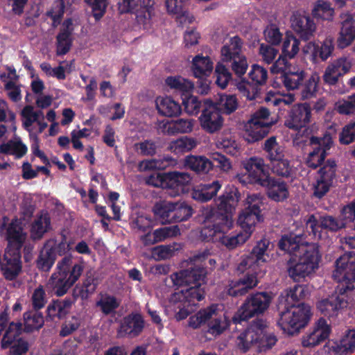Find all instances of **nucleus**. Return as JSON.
Instances as JSON below:
<instances>
[{
  "mask_svg": "<svg viewBox=\"0 0 355 355\" xmlns=\"http://www.w3.org/2000/svg\"><path fill=\"white\" fill-rule=\"evenodd\" d=\"M236 189H232L218 198L217 209L206 207L202 210L205 218L204 227L200 231V238L205 241H215L229 250L243 245L249 239L248 232L242 231L228 234L234 227L233 213L239 200Z\"/></svg>",
  "mask_w": 355,
  "mask_h": 355,
  "instance_id": "1",
  "label": "nucleus"
},
{
  "mask_svg": "<svg viewBox=\"0 0 355 355\" xmlns=\"http://www.w3.org/2000/svg\"><path fill=\"white\" fill-rule=\"evenodd\" d=\"M279 245L282 250L293 254L288 262V272L294 281H300L318 267L320 255L318 245L304 243L301 236L293 234L284 236Z\"/></svg>",
  "mask_w": 355,
  "mask_h": 355,
  "instance_id": "2",
  "label": "nucleus"
},
{
  "mask_svg": "<svg viewBox=\"0 0 355 355\" xmlns=\"http://www.w3.org/2000/svg\"><path fill=\"white\" fill-rule=\"evenodd\" d=\"M267 240H261L252 250V253L243 259L239 264L238 269L242 272L249 270L242 278L231 281L227 288L230 295L237 296L245 294L250 289L255 287L258 284L255 274L259 268L266 261L265 254L268 247Z\"/></svg>",
  "mask_w": 355,
  "mask_h": 355,
  "instance_id": "3",
  "label": "nucleus"
},
{
  "mask_svg": "<svg viewBox=\"0 0 355 355\" xmlns=\"http://www.w3.org/2000/svg\"><path fill=\"white\" fill-rule=\"evenodd\" d=\"M205 274L203 268H198L181 270L173 275L171 278L175 286L187 288L172 295V302L182 300L185 303L195 306L197 302L202 300L205 297V288L202 286L205 284Z\"/></svg>",
  "mask_w": 355,
  "mask_h": 355,
  "instance_id": "4",
  "label": "nucleus"
},
{
  "mask_svg": "<svg viewBox=\"0 0 355 355\" xmlns=\"http://www.w3.org/2000/svg\"><path fill=\"white\" fill-rule=\"evenodd\" d=\"M7 237L9 245L5 251L1 270L6 279L13 280L21 272L19 249L26 239V234L23 232L20 222L17 219L9 224Z\"/></svg>",
  "mask_w": 355,
  "mask_h": 355,
  "instance_id": "5",
  "label": "nucleus"
},
{
  "mask_svg": "<svg viewBox=\"0 0 355 355\" xmlns=\"http://www.w3.org/2000/svg\"><path fill=\"white\" fill-rule=\"evenodd\" d=\"M83 270V263H73V257L67 255L58 261L46 287L56 295L62 296L79 279Z\"/></svg>",
  "mask_w": 355,
  "mask_h": 355,
  "instance_id": "6",
  "label": "nucleus"
},
{
  "mask_svg": "<svg viewBox=\"0 0 355 355\" xmlns=\"http://www.w3.org/2000/svg\"><path fill=\"white\" fill-rule=\"evenodd\" d=\"M155 216L162 223L186 220L193 214L191 207L183 201H160L153 207Z\"/></svg>",
  "mask_w": 355,
  "mask_h": 355,
  "instance_id": "7",
  "label": "nucleus"
},
{
  "mask_svg": "<svg viewBox=\"0 0 355 355\" xmlns=\"http://www.w3.org/2000/svg\"><path fill=\"white\" fill-rule=\"evenodd\" d=\"M310 317L309 306L304 304L290 306V308L280 315L278 324L284 332L293 335L306 325Z\"/></svg>",
  "mask_w": 355,
  "mask_h": 355,
  "instance_id": "8",
  "label": "nucleus"
},
{
  "mask_svg": "<svg viewBox=\"0 0 355 355\" xmlns=\"http://www.w3.org/2000/svg\"><path fill=\"white\" fill-rule=\"evenodd\" d=\"M241 165L245 170V174L237 175V179L241 184H268L270 176L262 158L252 157L243 160Z\"/></svg>",
  "mask_w": 355,
  "mask_h": 355,
  "instance_id": "9",
  "label": "nucleus"
},
{
  "mask_svg": "<svg viewBox=\"0 0 355 355\" xmlns=\"http://www.w3.org/2000/svg\"><path fill=\"white\" fill-rule=\"evenodd\" d=\"M269 111L261 107L253 114L251 119L245 124L243 136L248 143L262 139L268 134L270 123L268 121Z\"/></svg>",
  "mask_w": 355,
  "mask_h": 355,
  "instance_id": "10",
  "label": "nucleus"
},
{
  "mask_svg": "<svg viewBox=\"0 0 355 355\" xmlns=\"http://www.w3.org/2000/svg\"><path fill=\"white\" fill-rule=\"evenodd\" d=\"M271 299L267 293H258L248 297L238 311L239 320H245L262 313L269 306Z\"/></svg>",
  "mask_w": 355,
  "mask_h": 355,
  "instance_id": "11",
  "label": "nucleus"
},
{
  "mask_svg": "<svg viewBox=\"0 0 355 355\" xmlns=\"http://www.w3.org/2000/svg\"><path fill=\"white\" fill-rule=\"evenodd\" d=\"M267 327L263 320L254 321L245 331L240 334L236 340V345L241 351L245 352L252 347L258 349L259 339L263 336V329Z\"/></svg>",
  "mask_w": 355,
  "mask_h": 355,
  "instance_id": "12",
  "label": "nucleus"
},
{
  "mask_svg": "<svg viewBox=\"0 0 355 355\" xmlns=\"http://www.w3.org/2000/svg\"><path fill=\"white\" fill-rule=\"evenodd\" d=\"M310 141L313 150L309 154L306 164L309 167L316 168L324 161L333 141L329 134H325L322 137H312Z\"/></svg>",
  "mask_w": 355,
  "mask_h": 355,
  "instance_id": "13",
  "label": "nucleus"
},
{
  "mask_svg": "<svg viewBox=\"0 0 355 355\" xmlns=\"http://www.w3.org/2000/svg\"><path fill=\"white\" fill-rule=\"evenodd\" d=\"M331 326L322 318H319L313 327L302 338V345L306 348L315 347L326 339L331 334Z\"/></svg>",
  "mask_w": 355,
  "mask_h": 355,
  "instance_id": "14",
  "label": "nucleus"
},
{
  "mask_svg": "<svg viewBox=\"0 0 355 355\" xmlns=\"http://www.w3.org/2000/svg\"><path fill=\"white\" fill-rule=\"evenodd\" d=\"M336 167L334 161L328 160L319 170L313 184V193L316 197L322 198L329 191L335 178Z\"/></svg>",
  "mask_w": 355,
  "mask_h": 355,
  "instance_id": "15",
  "label": "nucleus"
},
{
  "mask_svg": "<svg viewBox=\"0 0 355 355\" xmlns=\"http://www.w3.org/2000/svg\"><path fill=\"white\" fill-rule=\"evenodd\" d=\"M352 65V60L347 57L343 56L333 60L325 68L323 81L329 85H336L340 77L349 72Z\"/></svg>",
  "mask_w": 355,
  "mask_h": 355,
  "instance_id": "16",
  "label": "nucleus"
},
{
  "mask_svg": "<svg viewBox=\"0 0 355 355\" xmlns=\"http://www.w3.org/2000/svg\"><path fill=\"white\" fill-rule=\"evenodd\" d=\"M347 223L343 220L342 214L339 220L330 216H326L320 217L319 220L313 215H311L306 220V227L311 230L312 234L315 239H320L322 237L320 234L321 229L337 231L345 227Z\"/></svg>",
  "mask_w": 355,
  "mask_h": 355,
  "instance_id": "17",
  "label": "nucleus"
},
{
  "mask_svg": "<svg viewBox=\"0 0 355 355\" xmlns=\"http://www.w3.org/2000/svg\"><path fill=\"white\" fill-rule=\"evenodd\" d=\"M23 126L30 133L31 137L42 133L48 126L44 121L42 111H35L32 106H26L22 112Z\"/></svg>",
  "mask_w": 355,
  "mask_h": 355,
  "instance_id": "18",
  "label": "nucleus"
},
{
  "mask_svg": "<svg viewBox=\"0 0 355 355\" xmlns=\"http://www.w3.org/2000/svg\"><path fill=\"white\" fill-rule=\"evenodd\" d=\"M333 277L339 283L354 281L355 256L352 254H345L337 259Z\"/></svg>",
  "mask_w": 355,
  "mask_h": 355,
  "instance_id": "19",
  "label": "nucleus"
},
{
  "mask_svg": "<svg viewBox=\"0 0 355 355\" xmlns=\"http://www.w3.org/2000/svg\"><path fill=\"white\" fill-rule=\"evenodd\" d=\"M311 116V110L308 104H298L292 108L285 120V125L291 129L300 130L309 123Z\"/></svg>",
  "mask_w": 355,
  "mask_h": 355,
  "instance_id": "20",
  "label": "nucleus"
},
{
  "mask_svg": "<svg viewBox=\"0 0 355 355\" xmlns=\"http://www.w3.org/2000/svg\"><path fill=\"white\" fill-rule=\"evenodd\" d=\"M200 127L208 133L219 131L223 125V118L219 110L214 105H210L203 110L199 117Z\"/></svg>",
  "mask_w": 355,
  "mask_h": 355,
  "instance_id": "21",
  "label": "nucleus"
},
{
  "mask_svg": "<svg viewBox=\"0 0 355 355\" xmlns=\"http://www.w3.org/2000/svg\"><path fill=\"white\" fill-rule=\"evenodd\" d=\"M291 24L292 28L304 39H309L316 28L313 20L304 12L301 11L293 12L291 18Z\"/></svg>",
  "mask_w": 355,
  "mask_h": 355,
  "instance_id": "22",
  "label": "nucleus"
},
{
  "mask_svg": "<svg viewBox=\"0 0 355 355\" xmlns=\"http://www.w3.org/2000/svg\"><path fill=\"white\" fill-rule=\"evenodd\" d=\"M334 49L332 39L327 38L320 46L313 42H309L304 46L303 53L313 62H316L318 58L322 61L326 60L331 55Z\"/></svg>",
  "mask_w": 355,
  "mask_h": 355,
  "instance_id": "23",
  "label": "nucleus"
},
{
  "mask_svg": "<svg viewBox=\"0 0 355 355\" xmlns=\"http://www.w3.org/2000/svg\"><path fill=\"white\" fill-rule=\"evenodd\" d=\"M327 345L330 351L336 354L352 353L355 349V329H347L340 339L329 340Z\"/></svg>",
  "mask_w": 355,
  "mask_h": 355,
  "instance_id": "24",
  "label": "nucleus"
},
{
  "mask_svg": "<svg viewBox=\"0 0 355 355\" xmlns=\"http://www.w3.org/2000/svg\"><path fill=\"white\" fill-rule=\"evenodd\" d=\"M332 296L341 310L353 304L355 302V288L352 282L339 283Z\"/></svg>",
  "mask_w": 355,
  "mask_h": 355,
  "instance_id": "25",
  "label": "nucleus"
},
{
  "mask_svg": "<svg viewBox=\"0 0 355 355\" xmlns=\"http://www.w3.org/2000/svg\"><path fill=\"white\" fill-rule=\"evenodd\" d=\"M155 106L158 113L166 117H175L182 113L180 103L169 96H157L155 99Z\"/></svg>",
  "mask_w": 355,
  "mask_h": 355,
  "instance_id": "26",
  "label": "nucleus"
},
{
  "mask_svg": "<svg viewBox=\"0 0 355 355\" xmlns=\"http://www.w3.org/2000/svg\"><path fill=\"white\" fill-rule=\"evenodd\" d=\"M214 69V62L209 56L198 54L191 61V71L193 76L198 79L209 77Z\"/></svg>",
  "mask_w": 355,
  "mask_h": 355,
  "instance_id": "27",
  "label": "nucleus"
},
{
  "mask_svg": "<svg viewBox=\"0 0 355 355\" xmlns=\"http://www.w3.org/2000/svg\"><path fill=\"white\" fill-rule=\"evenodd\" d=\"M355 39V17L350 15L343 17L342 26L337 40L338 46L344 49Z\"/></svg>",
  "mask_w": 355,
  "mask_h": 355,
  "instance_id": "28",
  "label": "nucleus"
},
{
  "mask_svg": "<svg viewBox=\"0 0 355 355\" xmlns=\"http://www.w3.org/2000/svg\"><path fill=\"white\" fill-rule=\"evenodd\" d=\"M144 328V320L139 314H132L123 318L118 331L119 336L134 337L139 334Z\"/></svg>",
  "mask_w": 355,
  "mask_h": 355,
  "instance_id": "29",
  "label": "nucleus"
},
{
  "mask_svg": "<svg viewBox=\"0 0 355 355\" xmlns=\"http://www.w3.org/2000/svg\"><path fill=\"white\" fill-rule=\"evenodd\" d=\"M310 291L306 286L296 285L293 288L284 291L279 297V305L295 306L294 303L305 298L309 295Z\"/></svg>",
  "mask_w": 355,
  "mask_h": 355,
  "instance_id": "30",
  "label": "nucleus"
},
{
  "mask_svg": "<svg viewBox=\"0 0 355 355\" xmlns=\"http://www.w3.org/2000/svg\"><path fill=\"white\" fill-rule=\"evenodd\" d=\"M168 177V189L171 190V196H178L185 192V187L191 181L190 175L187 173L170 172Z\"/></svg>",
  "mask_w": 355,
  "mask_h": 355,
  "instance_id": "31",
  "label": "nucleus"
},
{
  "mask_svg": "<svg viewBox=\"0 0 355 355\" xmlns=\"http://www.w3.org/2000/svg\"><path fill=\"white\" fill-rule=\"evenodd\" d=\"M262 220L261 214L245 208L240 212L237 223L241 228L242 232H248L250 237L256 225Z\"/></svg>",
  "mask_w": 355,
  "mask_h": 355,
  "instance_id": "32",
  "label": "nucleus"
},
{
  "mask_svg": "<svg viewBox=\"0 0 355 355\" xmlns=\"http://www.w3.org/2000/svg\"><path fill=\"white\" fill-rule=\"evenodd\" d=\"M243 43L237 37H231L229 42L223 45L220 50L221 60L224 62H230L241 55Z\"/></svg>",
  "mask_w": 355,
  "mask_h": 355,
  "instance_id": "33",
  "label": "nucleus"
},
{
  "mask_svg": "<svg viewBox=\"0 0 355 355\" xmlns=\"http://www.w3.org/2000/svg\"><path fill=\"white\" fill-rule=\"evenodd\" d=\"M28 148L19 137L0 144V153L13 155L16 159H19L27 153Z\"/></svg>",
  "mask_w": 355,
  "mask_h": 355,
  "instance_id": "34",
  "label": "nucleus"
},
{
  "mask_svg": "<svg viewBox=\"0 0 355 355\" xmlns=\"http://www.w3.org/2000/svg\"><path fill=\"white\" fill-rule=\"evenodd\" d=\"M221 188L218 181H214L211 184H203L196 188L191 193L192 198L200 202H206L211 200Z\"/></svg>",
  "mask_w": 355,
  "mask_h": 355,
  "instance_id": "35",
  "label": "nucleus"
},
{
  "mask_svg": "<svg viewBox=\"0 0 355 355\" xmlns=\"http://www.w3.org/2000/svg\"><path fill=\"white\" fill-rule=\"evenodd\" d=\"M214 314L208 322L209 331L212 334H220L229 326V320L223 311L214 305Z\"/></svg>",
  "mask_w": 355,
  "mask_h": 355,
  "instance_id": "36",
  "label": "nucleus"
},
{
  "mask_svg": "<svg viewBox=\"0 0 355 355\" xmlns=\"http://www.w3.org/2000/svg\"><path fill=\"white\" fill-rule=\"evenodd\" d=\"M53 248L54 243L49 241L41 250L37 261V267L40 269L44 271H49L53 266L55 261V254Z\"/></svg>",
  "mask_w": 355,
  "mask_h": 355,
  "instance_id": "37",
  "label": "nucleus"
},
{
  "mask_svg": "<svg viewBox=\"0 0 355 355\" xmlns=\"http://www.w3.org/2000/svg\"><path fill=\"white\" fill-rule=\"evenodd\" d=\"M164 82L171 89L180 92L182 95L191 93L194 89L193 83L180 76H168Z\"/></svg>",
  "mask_w": 355,
  "mask_h": 355,
  "instance_id": "38",
  "label": "nucleus"
},
{
  "mask_svg": "<svg viewBox=\"0 0 355 355\" xmlns=\"http://www.w3.org/2000/svg\"><path fill=\"white\" fill-rule=\"evenodd\" d=\"M185 165L198 173L206 174L213 168L212 162L204 156H188L185 158Z\"/></svg>",
  "mask_w": 355,
  "mask_h": 355,
  "instance_id": "39",
  "label": "nucleus"
},
{
  "mask_svg": "<svg viewBox=\"0 0 355 355\" xmlns=\"http://www.w3.org/2000/svg\"><path fill=\"white\" fill-rule=\"evenodd\" d=\"M176 164V159L171 156H166L160 159L144 160L139 164L138 168L140 171L164 170L168 166H175Z\"/></svg>",
  "mask_w": 355,
  "mask_h": 355,
  "instance_id": "40",
  "label": "nucleus"
},
{
  "mask_svg": "<svg viewBox=\"0 0 355 355\" xmlns=\"http://www.w3.org/2000/svg\"><path fill=\"white\" fill-rule=\"evenodd\" d=\"M282 42V55L288 59L294 58L300 51V40L288 31L286 33Z\"/></svg>",
  "mask_w": 355,
  "mask_h": 355,
  "instance_id": "41",
  "label": "nucleus"
},
{
  "mask_svg": "<svg viewBox=\"0 0 355 355\" xmlns=\"http://www.w3.org/2000/svg\"><path fill=\"white\" fill-rule=\"evenodd\" d=\"M197 146L196 139L188 137H181L171 141L168 149L175 155H182L191 150Z\"/></svg>",
  "mask_w": 355,
  "mask_h": 355,
  "instance_id": "42",
  "label": "nucleus"
},
{
  "mask_svg": "<svg viewBox=\"0 0 355 355\" xmlns=\"http://www.w3.org/2000/svg\"><path fill=\"white\" fill-rule=\"evenodd\" d=\"M268 184L261 187L268 189V195L272 200L279 202L288 197V191L286 185L280 182L275 181L270 177L268 178Z\"/></svg>",
  "mask_w": 355,
  "mask_h": 355,
  "instance_id": "43",
  "label": "nucleus"
},
{
  "mask_svg": "<svg viewBox=\"0 0 355 355\" xmlns=\"http://www.w3.org/2000/svg\"><path fill=\"white\" fill-rule=\"evenodd\" d=\"M214 313V304L202 309L189 318L188 324L192 329H198L205 324H208L211 315H213Z\"/></svg>",
  "mask_w": 355,
  "mask_h": 355,
  "instance_id": "44",
  "label": "nucleus"
},
{
  "mask_svg": "<svg viewBox=\"0 0 355 355\" xmlns=\"http://www.w3.org/2000/svg\"><path fill=\"white\" fill-rule=\"evenodd\" d=\"M96 306L105 315L112 314L119 307L120 302L114 296L103 294L96 301Z\"/></svg>",
  "mask_w": 355,
  "mask_h": 355,
  "instance_id": "45",
  "label": "nucleus"
},
{
  "mask_svg": "<svg viewBox=\"0 0 355 355\" xmlns=\"http://www.w3.org/2000/svg\"><path fill=\"white\" fill-rule=\"evenodd\" d=\"M191 306L185 301L181 300L177 302H172V296L170 298L169 304L166 307V314H169L171 312L175 313V318L177 320H182L185 319L189 314L191 310L189 309V306Z\"/></svg>",
  "mask_w": 355,
  "mask_h": 355,
  "instance_id": "46",
  "label": "nucleus"
},
{
  "mask_svg": "<svg viewBox=\"0 0 355 355\" xmlns=\"http://www.w3.org/2000/svg\"><path fill=\"white\" fill-rule=\"evenodd\" d=\"M50 228V218L47 214H42L34 221L31 229L33 239H40Z\"/></svg>",
  "mask_w": 355,
  "mask_h": 355,
  "instance_id": "47",
  "label": "nucleus"
},
{
  "mask_svg": "<svg viewBox=\"0 0 355 355\" xmlns=\"http://www.w3.org/2000/svg\"><path fill=\"white\" fill-rule=\"evenodd\" d=\"M305 77L304 71L302 69L296 71L288 70L283 77L284 85L287 89H295L302 84Z\"/></svg>",
  "mask_w": 355,
  "mask_h": 355,
  "instance_id": "48",
  "label": "nucleus"
},
{
  "mask_svg": "<svg viewBox=\"0 0 355 355\" xmlns=\"http://www.w3.org/2000/svg\"><path fill=\"white\" fill-rule=\"evenodd\" d=\"M318 309L328 318H335L342 311L331 295L329 298L322 300L318 303Z\"/></svg>",
  "mask_w": 355,
  "mask_h": 355,
  "instance_id": "49",
  "label": "nucleus"
},
{
  "mask_svg": "<svg viewBox=\"0 0 355 355\" xmlns=\"http://www.w3.org/2000/svg\"><path fill=\"white\" fill-rule=\"evenodd\" d=\"M264 149L270 160L276 162L283 159L284 148L277 143L275 137H270L265 141Z\"/></svg>",
  "mask_w": 355,
  "mask_h": 355,
  "instance_id": "50",
  "label": "nucleus"
},
{
  "mask_svg": "<svg viewBox=\"0 0 355 355\" xmlns=\"http://www.w3.org/2000/svg\"><path fill=\"white\" fill-rule=\"evenodd\" d=\"M334 10L328 1L319 0L314 6L313 15L316 18L324 20H331L333 18Z\"/></svg>",
  "mask_w": 355,
  "mask_h": 355,
  "instance_id": "51",
  "label": "nucleus"
},
{
  "mask_svg": "<svg viewBox=\"0 0 355 355\" xmlns=\"http://www.w3.org/2000/svg\"><path fill=\"white\" fill-rule=\"evenodd\" d=\"M21 331V324L19 322H11L1 340L3 348H7L17 340Z\"/></svg>",
  "mask_w": 355,
  "mask_h": 355,
  "instance_id": "52",
  "label": "nucleus"
},
{
  "mask_svg": "<svg viewBox=\"0 0 355 355\" xmlns=\"http://www.w3.org/2000/svg\"><path fill=\"white\" fill-rule=\"evenodd\" d=\"M71 305V302L68 300L53 302L48 306V314L53 318H62L69 312Z\"/></svg>",
  "mask_w": 355,
  "mask_h": 355,
  "instance_id": "53",
  "label": "nucleus"
},
{
  "mask_svg": "<svg viewBox=\"0 0 355 355\" xmlns=\"http://www.w3.org/2000/svg\"><path fill=\"white\" fill-rule=\"evenodd\" d=\"M24 329L26 331L37 330L44 324L43 316L38 313L26 312L24 314Z\"/></svg>",
  "mask_w": 355,
  "mask_h": 355,
  "instance_id": "54",
  "label": "nucleus"
},
{
  "mask_svg": "<svg viewBox=\"0 0 355 355\" xmlns=\"http://www.w3.org/2000/svg\"><path fill=\"white\" fill-rule=\"evenodd\" d=\"M180 234V228L178 225L164 227L155 230L148 236L153 237L154 241L160 242L168 237Z\"/></svg>",
  "mask_w": 355,
  "mask_h": 355,
  "instance_id": "55",
  "label": "nucleus"
},
{
  "mask_svg": "<svg viewBox=\"0 0 355 355\" xmlns=\"http://www.w3.org/2000/svg\"><path fill=\"white\" fill-rule=\"evenodd\" d=\"M320 79V78L318 73L311 74L309 80L306 82L302 92V96L304 98H309L316 94L318 90Z\"/></svg>",
  "mask_w": 355,
  "mask_h": 355,
  "instance_id": "56",
  "label": "nucleus"
},
{
  "mask_svg": "<svg viewBox=\"0 0 355 355\" xmlns=\"http://www.w3.org/2000/svg\"><path fill=\"white\" fill-rule=\"evenodd\" d=\"M216 145L218 148L223 150L231 155H236L239 152L237 144L230 136L219 137L216 141Z\"/></svg>",
  "mask_w": 355,
  "mask_h": 355,
  "instance_id": "57",
  "label": "nucleus"
},
{
  "mask_svg": "<svg viewBox=\"0 0 355 355\" xmlns=\"http://www.w3.org/2000/svg\"><path fill=\"white\" fill-rule=\"evenodd\" d=\"M263 34L266 41L273 46L279 44L284 38L279 28L275 24L268 25Z\"/></svg>",
  "mask_w": 355,
  "mask_h": 355,
  "instance_id": "58",
  "label": "nucleus"
},
{
  "mask_svg": "<svg viewBox=\"0 0 355 355\" xmlns=\"http://www.w3.org/2000/svg\"><path fill=\"white\" fill-rule=\"evenodd\" d=\"M215 73L216 84L222 89L225 88L232 78V75L229 70L223 64L218 62L216 64Z\"/></svg>",
  "mask_w": 355,
  "mask_h": 355,
  "instance_id": "59",
  "label": "nucleus"
},
{
  "mask_svg": "<svg viewBox=\"0 0 355 355\" xmlns=\"http://www.w3.org/2000/svg\"><path fill=\"white\" fill-rule=\"evenodd\" d=\"M336 110L342 114H350L355 112V94L346 99L339 101L336 104Z\"/></svg>",
  "mask_w": 355,
  "mask_h": 355,
  "instance_id": "60",
  "label": "nucleus"
},
{
  "mask_svg": "<svg viewBox=\"0 0 355 355\" xmlns=\"http://www.w3.org/2000/svg\"><path fill=\"white\" fill-rule=\"evenodd\" d=\"M195 124V120L191 119H180L173 120L174 135L191 132Z\"/></svg>",
  "mask_w": 355,
  "mask_h": 355,
  "instance_id": "61",
  "label": "nucleus"
},
{
  "mask_svg": "<svg viewBox=\"0 0 355 355\" xmlns=\"http://www.w3.org/2000/svg\"><path fill=\"white\" fill-rule=\"evenodd\" d=\"M136 22L139 28L148 30L151 24V10L150 8H141L137 11Z\"/></svg>",
  "mask_w": 355,
  "mask_h": 355,
  "instance_id": "62",
  "label": "nucleus"
},
{
  "mask_svg": "<svg viewBox=\"0 0 355 355\" xmlns=\"http://www.w3.org/2000/svg\"><path fill=\"white\" fill-rule=\"evenodd\" d=\"M182 105L185 112L189 115H196L199 113L201 103L196 96H189L182 99Z\"/></svg>",
  "mask_w": 355,
  "mask_h": 355,
  "instance_id": "63",
  "label": "nucleus"
},
{
  "mask_svg": "<svg viewBox=\"0 0 355 355\" xmlns=\"http://www.w3.org/2000/svg\"><path fill=\"white\" fill-rule=\"evenodd\" d=\"M355 140V122L346 125L339 135V141L342 144L347 145Z\"/></svg>",
  "mask_w": 355,
  "mask_h": 355,
  "instance_id": "64",
  "label": "nucleus"
}]
</instances>
